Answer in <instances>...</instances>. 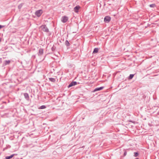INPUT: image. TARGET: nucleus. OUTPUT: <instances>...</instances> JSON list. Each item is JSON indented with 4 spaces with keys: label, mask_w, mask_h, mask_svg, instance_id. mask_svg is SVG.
Instances as JSON below:
<instances>
[{
    "label": "nucleus",
    "mask_w": 159,
    "mask_h": 159,
    "mask_svg": "<svg viewBox=\"0 0 159 159\" xmlns=\"http://www.w3.org/2000/svg\"><path fill=\"white\" fill-rule=\"evenodd\" d=\"M77 82L76 81H73L71 82L68 86V88H70V87L73 86L77 84Z\"/></svg>",
    "instance_id": "obj_6"
},
{
    "label": "nucleus",
    "mask_w": 159,
    "mask_h": 159,
    "mask_svg": "<svg viewBox=\"0 0 159 159\" xmlns=\"http://www.w3.org/2000/svg\"><path fill=\"white\" fill-rule=\"evenodd\" d=\"M111 18L109 16H106L104 19V21L106 23H108L111 20Z\"/></svg>",
    "instance_id": "obj_3"
},
{
    "label": "nucleus",
    "mask_w": 159,
    "mask_h": 159,
    "mask_svg": "<svg viewBox=\"0 0 159 159\" xmlns=\"http://www.w3.org/2000/svg\"><path fill=\"white\" fill-rule=\"evenodd\" d=\"M51 49L52 51H54L56 49V47H55L54 46Z\"/></svg>",
    "instance_id": "obj_20"
},
{
    "label": "nucleus",
    "mask_w": 159,
    "mask_h": 159,
    "mask_svg": "<svg viewBox=\"0 0 159 159\" xmlns=\"http://www.w3.org/2000/svg\"><path fill=\"white\" fill-rule=\"evenodd\" d=\"M10 62V60H6L5 61L4 64L5 65L9 64Z\"/></svg>",
    "instance_id": "obj_14"
},
{
    "label": "nucleus",
    "mask_w": 159,
    "mask_h": 159,
    "mask_svg": "<svg viewBox=\"0 0 159 159\" xmlns=\"http://www.w3.org/2000/svg\"><path fill=\"white\" fill-rule=\"evenodd\" d=\"M46 108V106L45 105H42L39 107L40 109H43Z\"/></svg>",
    "instance_id": "obj_17"
},
{
    "label": "nucleus",
    "mask_w": 159,
    "mask_h": 159,
    "mask_svg": "<svg viewBox=\"0 0 159 159\" xmlns=\"http://www.w3.org/2000/svg\"><path fill=\"white\" fill-rule=\"evenodd\" d=\"M134 74H130V75L129 77V79H131L134 77Z\"/></svg>",
    "instance_id": "obj_16"
},
{
    "label": "nucleus",
    "mask_w": 159,
    "mask_h": 159,
    "mask_svg": "<svg viewBox=\"0 0 159 159\" xmlns=\"http://www.w3.org/2000/svg\"><path fill=\"white\" fill-rule=\"evenodd\" d=\"M68 20V17L66 16H62L61 19V21L63 23H66Z\"/></svg>",
    "instance_id": "obj_4"
},
{
    "label": "nucleus",
    "mask_w": 159,
    "mask_h": 159,
    "mask_svg": "<svg viewBox=\"0 0 159 159\" xmlns=\"http://www.w3.org/2000/svg\"><path fill=\"white\" fill-rule=\"evenodd\" d=\"M42 30L44 32H48L49 31V30L46 25H43L41 26Z\"/></svg>",
    "instance_id": "obj_1"
},
{
    "label": "nucleus",
    "mask_w": 159,
    "mask_h": 159,
    "mask_svg": "<svg viewBox=\"0 0 159 159\" xmlns=\"http://www.w3.org/2000/svg\"><path fill=\"white\" fill-rule=\"evenodd\" d=\"M155 4H150V7H154L155 6Z\"/></svg>",
    "instance_id": "obj_19"
},
{
    "label": "nucleus",
    "mask_w": 159,
    "mask_h": 159,
    "mask_svg": "<svg viewBox=\"0 0 159 159\" xmlns=\"http://www.w3.org/2000/svg\"><path fill=\"white\" fill-rule=\"evenodd\" d=\"M129 122H133L132 121V120H129Z\"/></svg>",
    "instance_id": "obj_23"
},
{
    "label": "nucleus",
    "mask_w": 159,
    "mask_h": 159,
    "mask_svg": "<svg viewBox=\"0 0 159 159\" xmlns=\"http://www.w3.org/2000/svg\"><path fill=\"white\" fill-rule=\"evenodd\" d=\"M43 13V11L42 10H39L36 11L35 12V15L38 17H40Z\"/></svg>",
    "instance_id": "obj_2"
},
{
    "label": "nucleus",
    "mask_w": 159,
    "mask_h": 159,
    "mask_svg": "<svg viewBox=\"0 0 159 159\" xmlns=\"http://www.w3.org/2000/svg\"><path fill=\"white\" fill-rule=\"evenodd\" d=\"M15 154H12L9 156H7L6 157L5 159H10L13 157L15 155Z\"/></svg>",
    "instance_id": "obj_10"
},
{
    "label": "nucleus",
    "mask_w": 159,
    "mask_h": 159,
    "mask_svg": "<svg viewBox=\"0 0 159 159\" xmlns=\"http://www.w3.org/2000/svg\"><path fill=\"white\" fill-rule=\"evenodd\" d=\"M65 44L67 47H69L70 44L67 40H66L65 42Z\"/></svg>",
    "instance_id": "obj_11"
},
{
    "label": "nucleus",
    "mask_w": 159,
    "mask_h": 159,
    "mask_svg": "<svg viewBox=\"0 0 159 159\" xmlns=\"http://www.w3.org/2000/svg\"><path fill=\"white\" fill-rule=\"evenodd\" d=\"M49 80L50 81H51L52 82H55L56 81V80L55 78H49Z\"/></svg>",
    "instance_id": "obj_12"
},
{
    "label": "nucleus",
    "mask_w": 159,
    "mask_h": 159,
    "mask_svg": "<svg viewBox=\"0 0 159 159\" xmlns=\"http://www.w3.org/2000/svg\"><path fill=\"white\" fill-rule=\"evenodd\" d=\"M25 98L27 100H28L29 99V96L28 94L27 93H24V94Z\"/></svg>",
    "instance_id": "obj_9"
},
{
    "label": "nucleus",
    "mask_w": 159,
    "mask_h": 159,
    "mask_svg": "<svg viewBox=\"0 0 159 159\" xmlns=\"http://www.w3.org/2000/svg\"><path fill=\"white\" fill-rule=\"evenodd\" d=\"M23 5V3H21L20 4H19L18 6V8L19 9H20L21 8V7H22Z\"/></svg>",
    "instance_id": "obj_15"
},
{
    "label": "nucleus",
    "mask_w": 159,
    "mask_h": 159,
    "mask_svg": "<svg viewBox=\"0 0 159 159\" xmlns=\"http://www.w3.org/2000/svg\"><path fill=\"white\" fill-rule=\"evenodd\" d=\"M126 153H127L126 152H124V156H125V155H126Z\"/></svg>",
    "instance_id": "obj_22"
},
{
    "label": "nucleus",
    "mask_w": 159,
    "mask_h": 159,
    "mask_svg": "<svg viewBox=\"0 0 159 159\" xmlns=\"http://www.w3.org/2000/svg\"><path fill=\"white\" fill-rule=\"evenodd\" d=\"M139 155V153L137 152H134V156L135 157H137Z\"/></svg>",
    "instance_id": "obj_18"
},
{
    "label": "nucleus",
    "mask_w": 159,
    "mask_h": 159,
    "mask_svg": "<svg viewBox=\"0 0 159 159\" xmlns=\"http://www.w3.org/2000/svg\"><path fill=\"white\" fill-rule=\"evenodd\" d=\"M104 88V87H100L96 88L93 91V92H95L98 91H99L102 89Z\"/></svg>",
    "instance_id": "obj_7"
},
{
    "label": "nucleus",
    "mask_w": 159,
    "mask_h": 159,
    "mask_svg": "<svg viewBox=\"0 0 159 159\" xmlns=\"http://www.w3.org/2000/svg\"><path fill=\"white\" fill-rule=\"evenodd\" d=\"M136 159H139L138 158H136Z\"/></svg>",
    "instance_id": "obj_24"
},
{
    "label": "nucleus",
    "mask_w": 159,
    "mask_h": 159,
    "mask_svg": "<svg viewBox=\"0 0 159 159\" xmlns=\"http://www.w3.org/2000/svg\"><path fill=\"white\" fill-rule=\"evenodd\" d=\"M4 25H0V29H1L2 28L4 27Z\"/></svg>",
    "instance_id": "obj_21"
},
{
    "label": "nucleus",
    "mask_w": 159,
    "mask_h": 159,
    "mask_svg": "<svg viewBox=\"0 0 159 159\" xmlns=\"http://www.w3.org/2000/svg\"><path fill=\"white\" fill-rule=\"evenodd\" d=\"M80 7L79 6H76L74 8V10L75 12H78V10L80 9Z\"/></svg>",
    "instance_id": "obj_8"
},
{
    "label": "nucleus",
    "mask_w": 159,
    "mask_h": 159,
    "mask_svg": "<svg viewBox=\"0 0 159 159\" xmlns=\"http://www.w3.org/2000/svg\"><path fill=\"white\" fill-rule=\"evenodd\" d=\"M98 48H95L94 49L93 53H97L98 52Z\"/></svg>",
    "instance_id": "obj_13"
},
{
    "label": "nucleus",
    "mask_w": 159,
    "mask_h": 159,
    "mask_svg": "<svg viewBox=\"0 0 159 159\" xmlns=\"http://www.w3.org/2000/svg\"><path fill=\"white\" fill-rule=\"evenodd\" d=\"M43 53V48H40L39 49V52L38 53V54L39 56L42 55Z\"/></svg>",
    "instance_id": "obj_5"
}]
</instances>
